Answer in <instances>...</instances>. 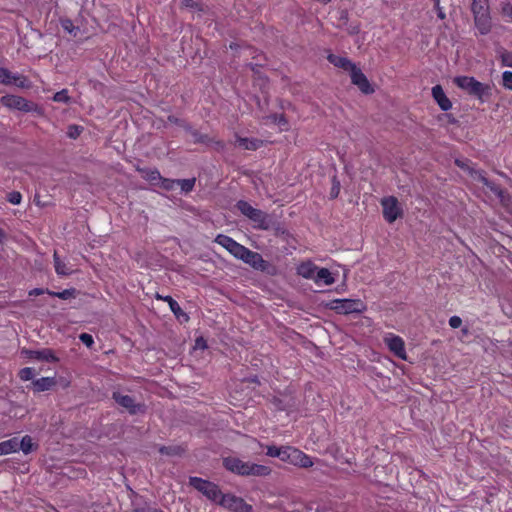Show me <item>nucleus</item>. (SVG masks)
<instances>
[{
  "instance_id": "55",
  "label": "nucleus",
  "mask_w": 512,
  "mask_h": 512,
  "mask_svg": "<svg viewBox=\"0 0 512 512\" xmlns=\"http://www.w3.org/2000/svg\"><path fill=\"white\" fill-rule=\"evenodd\" d=\"M44 293H47L46 289L34 288V289L29 291V296H39V295H42Z\"/></svg>"
},
{
  "instance_id": "2",
  "label": "nucleus",
  "mask_w": 512,
  "mask_h": 512,
  "mask_svg": "<svg viewBox=\"0 0 512 512\" xmlns=\"http://www.w3.org/2000/svg\"><path fill=\"white\" fill-rule=\"evenodd\" d=\"M453 82L459 89L474 97L480 103L487 102L492 96V85L482 83L472 76H456Z\"/></svg>"
},
{
  "instance_id": "35",
  "label": "nucleus",
  "mask_w": 512,
  "mask_h": 512,
  "mask_svg": "<svg viewBox=\"0 0 512 512\" xmlns=\"http://www.w3.org/2000/svg\"><path fill=\"white\" fill-rule=\"evenodd\" d=\"M248 248L243 246L240 243H236L235 246L230 249V254L233 255L235 258L243 260L245 255H248Z\"/></svg>"
},
{
  "instance_id": "49",
  "label": "nucleus",
  "mask_w": 512,
  "mask_h": 512,
  "mask_svg": "<svg viewBox=\"0 0 512 512\" xmlns=\"http://www.w3.org/2000/svg\"><path fill=\"white\" fill-rule=\"evenodd\" d=\"M500 58L503 66L512 67V52L505 50L501 53Z\"/></svg>"
},
{
  "instance_id": "59",
  "label": "nucleus",
  "mask_w": 512,
  "mask_h": 512,
  "mask_svg": "<svg viewBox=\"0 0 512 512\" xmlns=\"http://www.w3.org/2000/svg\"><path fill=\"white\" fill-rule=\"evenodd\" d=\"M438 16H439L440 18H444V17H445V14H444L442 11H439Z\"/></svg>"
},
{
  "instance_id": "18",
  "label": "nucleus",
  "mask_w": 512,
  "mask_h": 512,
  "mask_svg": "<svg viewBox=\"0 0 512 512\" xmlns=\"http://www.w3.org/2000/svg\"><path fill=\"white\" fill-rule=\"evenodd\" d=\"M155 297L158 300H162V301L166 302L168 304L170 310L172 311V313L177 318H180L181 316H183V317H185L186 320H188V318H189L188 315L183 312V310L181 309V307L178 304V302L176 300H174L172 298V296H170V295L162 296V295L157 293Z\"/></svg>"
},
{
  "instance_id": "54",
  "label": "nucleus",
  "mask_w": 512,
  "mask_h": 512,
  "mask_svg": "<svg viewBox=\"0 0 512 512\" xmlns=\"http://www.w3.org/2000/svg\"><path fill=\"white\" fill-rule=\"evenodd\" d=\"M339 191H340V184H339V182H335L331 189V192H330L331 197L336 198L339 194Z\"/></svg>"
},
{
  "instance_id": "23",
  "label": "nucleus",
  "mask_w": 512,
  "mask_h": 512,
  "mask_svg": "<svg viewBox=\"0 0 512 512\" xmlns=\"http://www.w3.org/2000/svg\"><path fill=\"white\" fill-rule=\"evenodd\" d=\"M137 171L142 174V177L145 180L154 185H158L160 179H162V176L157 169L138 168Z\"/></svg>"
},
{
  "instance_id": "22",
  "label": "nucleus",
  "mask_w": 512,
  "mask_h": 512,
  "mask_svg": "<svg viewBox=\"0 0 512 512\" xmlns=\"http://www.w3.org/2000/svg\"><path fill=\"white\" fill-rule=\"evenodd\" d=\"M249 219L257 223V226L261 229L266 230L269 228L268 215L260 209H255Z\"/></svg>"
},
{
  "instance_id": "60",
  "label": "nucleus",
  "mask_w": 512,
  "mask_h": 512,
  "mask_svg": "<svg viewBox=\"0 0 512 512\" xmlns=\"http://www.w3.org/2000/svg\"><path fill=\"white\" fill-rule=\"evenodd\" d=\"M449 122L450 123H456V120H455V118L452 117V118H449Z\"/></svg>"
},
{
  "instance_id": "12",
  "label": "nucleus",
  "mask_w": 512,
  "mask_h": 512,
  "mask_svg": "<svg viewBox=\"0 0 512 512\" xmlns=\"http://www.w3.org/2000/svg\"><path fill=\"white\" fill-rule=\"evenodd\" d=\"M24 353L29 359L37 360V361H45L50 363H55L59 361V358L55 355L52 349L44 348L41 350H23Z\"/></svg>"
},
{
  "instance_id": "40",
  "label": "nucleus",
  "mask_w": 512,
  "mask_h": 512,
  "mask_svg": "<svg viewBox=\"0 0 512 512\" xmlns=\"http://www.w3.org/2000/svg\"><path fill=\"white\" fill-rule=\"evenodd\" d=\"M12 83L19 88H30V82L27 77L23 75H13Z\"/></svg>"
},
{
  "instance_id": "58",
  "label": "nucleus",
  "mask_w": 512,
  "mask_h": 512,
  "mask_svg": "<svg viewBox=\"0 0 512 512\" xmlns=\"http://www.w3.org/2000/svg\"><path fill=\"white\" fill-rule=\"evenodd\" d=\"M456 165L459 166V167H463V164L460 160H456L455 161Z\"/></svg>"
},
{
  "instance_id": "16",
  "label": "nucleus",
  "mask_w": 512,
  "mask_h": 512,
  "mask_svg": "<svg viewBox=\"0 0 512 512\" xmlns=\"http://www.w3.org/2000/svg\"><path fill=\"white\" fill-rule=\"evenodd\" d=\"M327 60L333 64L335 67L343 69L350 73L352 69L356 66L351 60L347 57L335 55L333 53H329L327 56Z\"/></svg>"
},
{
  "instance_id": "4",
  "label": "nucleus",
  "mask_w": 512,
  "mask_h": 512,
  "mask_svg": "<svg viewBox=\"0 0 512 512\" xmlns=\"http://www.w3.org/2000/svg\"><path fill=\"white\" fill-rule=\"evenodd\" d=\"M478 1L479 0H473L471 8L474 15L475 27L479 34L487 35L492 28L491 17L489 15L488 7L478 5Z\"/></svg>"
},
{
  "instance_id": "41",
  "label": "nucleus",
  "mask_w": 512,
  "mask_h": 512,
  "mask_svg": "<svg viewBox=\"0 0 512 512\" xmlns=\"http://www.w3.org/2000/svg\"><path fill=\"white\" fill-rule=\"evenodd\" d=\"M270 118L275 124L279 125L283 130L288 129V121L284 114H273L270 116Z\"/></svg>"
},
{
  "instance_id": "17",
  "label": "nucleus",
  "mask_w": 512,
  "mask_h": 512,
  "mask_svg": "<svg viewBox=\"0 0 512 512\" xmlns=\"http://www.w3.org/2000/svg\"><path fill=\"white\" fill-rule=\"evenodd\" d=\"M56 383L55 377H42L33 380L31 386L34 392H44L51 390Z\"/></svg>"
},
{
  "instance_id": "37",
  "label": "nucleus",
  "mask_w": 512,
  "mask_h": 512,
  "mask_svg": "<svg viewBox=\"0 0 512 512\" xmlns=\"http://www.w3.org/2000/svg\"><path fill=\"white\" fill-rule=\"evenodd\" d=\"M159 452L163 455L175 456L180 455L183 449L180 446H160Z\"/></svg>"
},
{
  "instance_id": "45",
  "label": "nucleus",
  "mask_w": 512,
  "mask_h": 512,
  "mask_svg": "<svg viewBox=\"0 0 512 512\" xmlns=\"http://www.w3.org/2000/svg\"><path fill=\"white\" fill-rule=\"evenodd\" d=\"M181 3L185 8L204 11L203 5L195 0H182Z\"/></svg>"
},
{
  "instance_id": "14",
  "label": "nucleus",
  "mask_w": 512,
  "mask_h": 512,
  "mask_svg": "<svg viewBox=\"0 0 512 512\" xmlns=\"http://www.w3.org/2000/svg\"><path fill=\"white\" fill-rule=\"evenodd\" d=\"M248 255H245L242 260L244 263L250 265L255 270L265 271L268 267V262L263 259L262 255L248 249Z\"/></svg>"
},
{
  "instance_id": "36",
  "label": "nucleus",
  "mask_w": 512,
  "mask_h": 512,
  "mask_svg": "<svg viewBox=\"0 0 512 512\" xmlns=\"http://www.w3.org/2000/svg\"><path fill=\"white\" fill-rule=\"evenodd\" d=\"M196 179H177V186H180L181 190L185 193H189L195 186Z\"/></svg>"
},
{
  "instance_id": "42",
  "label": "nucleus",
  "mask_w": 512,
  "mask_h": 512,
  "mask_svg": "<svg viewBox=\"0 0 512 512\" xmlns=\"http://www.w3.org/2000/svg\"><path fill=\"white\" fill-rule=\"evenodd\" d=\"M35 375V371L33 368L31 367H25V368H22L19 373H18V376L19 378L22 380V381H29V380H32L33 377Z\"/></svg>"
},
{
  "instance_id": "50",
  "label": "nucleus",
  "mask_w": 512,
  "mask_h": 512,
  "mask_svg": "<svg viewBox=\"0 0 512 512\" xmlns=\"http://www.w3.org/2000/svg\"><path fill=\"white\" fill-rule=\"evenodd\" d=\"M79 339L88 348L92 347V345L94 344V339H93L92 335H90L88 333H81L79 335Z\"/></svg>"
},
{
  "instance_id": "29",
  "label": "nucleus",
  "mask_w": 512,
  "mask_h": 512,
  "mask_svg": "<svg viewBox=\"0 0 512 512\" xmlns=\"http://www.w3.org/2000/svg\"><path fill=\"white\" fill-rule=\"evenodd\" d=\"M214 242L225 248L229 253L230 249H232L237 243L233 238L224 234H218L215 237Z\"/></svg>"
},
{
  "instance_id": "28",
  "label": "nucleus",
  "mask_w": 512,
  "mask_h": 512,
  "mask_svg": "<svg viewBox=\"0 0 512 512\" xmlns=\"http://www.w3.org/2000/svg\"><path fill=\"white\" fill-rule=\"evenodd\" d=\"M214 242L225 248L229 253L230 249H232L237 243L233 238L224 234H218L215 237Z\"/></svg>"
},
{
  "instance_id": "27",
  "label": "nucleus",
  "mask_w": 512,
  "mask_h": 512,
  "mask_svg": "<svg viewBox=\"0 0 512 512\" xmlns=\"http://www.w3.org/2000/svg\"><path fill=\"white\" fill-rule=\"evenodd\" d=\"M317 274L315 277V282L320 283L323 282L325 285H332L335 282L332 273L327 268H317Z\"/></svg>"
},
{
  "instance_id": "20",
  "label": "nucleus",
  "mask_w": 512,
  "mask_h": 512,
  "mask_svg": "<svg viewBox=\"0 0 512 512\" xmlns=\"http://www.w3.org/2000/svg\"><path fill=\"white\" fill-rule=\"evenodd\" d=\"M297 274L305 279H312L315 276L317 266L311 261H305L297 266Z\"/></svg>"
},
{
  "instance_id": "31",
  "label": "nucleus",
  "mask_w": 512,
  "mask_h": 512,
  "mask_svg": "<svg viewBox=\"0 0 512 512\" xmlns=\"http://www.w3.org/2000/svg\"><path fill=\"white\" fill-rule=\"evenodd\" d=\"M193 138H194V143H201V144H210V143H213L214 140L212 138H210L207 134H203L197 130H193L191 132ZM216 144L220 145L221 147L224 146L223 142L222 141H215Z\"/></svg>"
},
{
  "instance_id": "7",
  "label": "nucleus",
  "mask_w": 512,
  "mask_h": 512,
  "mask_svg": "<svg viewBox=\"0 0 512 512\" xmlns=\"http://www.w3.org/2000/svg\"><path fill=\"white\" fill-rule=\"evenodd\" d=\"M218 505L231 512H253L252 505L248 504L243 498L234 494H223L218 501Z\"/></svg>"
},
{
  "instance_id": "56",
  "label": "nucleus",
  "mask_w": 512,
  "mask_h": 512,
  "mask_svg": "<svg viewBox=\"0 0 512 512\" xmlns=\"http://www.w3.org/2000/svg\"><path fill=\"white\" fill-rule=\"evenodd\" d=\"M168 120L171 122V123H178V118H176L175 116H169L168 117Z\"/></svg>"
},
{
  "instance_id": "33",
  "label": "nucleus",
  "mask_w": 512,
  "mask_h": 512,
  "mask_svg": "<svg viewBox=\"0 0 512 512\" xmlns=\"http://www.w3.org/2000/svg\"><path fill=\"white\" fill-rule=\"evenodd\" d=\"M61 27L64 31L76 37L80 31L78 26H75L73 21L69 18L60 19Z\"/></svg>"
},
{
  "instance_id": "47",
  "label": "nucleus",
  "mask_w": 512,
  "mask_h": 512,
  "mask_svg": "<svg viewBox=\"0 0 512 512\" xmlns=\"http://www.w3.org/2000/svg\"><path fill=\"white\" fill-rule=\"evenodd\" d=\"M83 131V128L81 126H77V125H70L68 127V132H67V135L72 138V139H76L77 137L80 136V134L82 133Z\"/></svg>"
},
{
  "instance_id": "10",
  "label": "nucleus",
  "mask_w": 512,
  "mask_h": 512,
  "mask_svg": "<svg viewBox=\"0 0 512 512\" xmlns=\"http://www.w3.org/2000/svg\"><path fill=\"white\" fill-rule=\"evenodd\" d=\"M223 466L226 470L234 474L248 476L250 462H245L237 457L229 456L223 459Z\"/></svg>"
},
{
  "instance_id": "8",
  "label": "nucleus",
  "mask_w": 512,
  "mask_h": 512,
  "mask_svg": "<svg viewBox=\"0 0 512 512\" xmlns=\"http://www.w3.org/2000/svg\"><path fill=\"white\" fill-rule=\"evenodd\" d=\"M0 102L3 106L22 112H31L34 110L35 105L26 100L22 96L17 95H5L2 96Z\"/></svg>"
},
{
  "instance_id": "52",
  "label": "nucleus",
  "mask_w": 512,
  "mask_h": 512,
  "mask_svg": "<svg viewBox=\"0 0 512 512\" xmlns=\"http://www.w3.org/2000/svg\"><path fill=\"white\" fill-rule=\"evenodd\" d=\"M133 512H163V511L160 510V509L151 507L149 505H145V506H142V507L135 508L133 510Z\"/></svg>"
},
{
  "instance_id": "15",
  "label": "nucleus",
  "mask_w": 512,
  "mask_h": 512,
  "mask_svg": "<svg viewBox=\"0 0 512 512\" xmlns=\"http://www.w3.org/2000/svg\"><path fill=\"white\" fill-rule=\"evenodd\" d=\"M432 97L438 104L441 110L448 111L452 108V102L445 94L441 85H435L432 87Z\"/></svg>"
},
{
  "instance_id": "57",
  "label": "nucleus",
  "mask_w": 512,
  "mask_h": 512,
  "mask_svg": "<svg viewBox=\"0 0 512 512\" xmlns=\"http://www.w3.org/2000/svg\"><path fill=\"white\" fill-rule=\"evenodd\" d=\"M5 238V233L4 231L0 228V243L3 241V239Z\"/></svg>"
},
{
  "instance_id": "43",
  "label": "nucleus",
  "mask_w": 512,
  "mask_h": 512,
  "mask_svg": "<svg viewBox=\"0 0 512 512\" xmlns=\"http://www.w3.org/2000/svg\"><path fill=\"white\" fill-rule=\"evenodd\" d=\"M53 101L58 103H68L70 101V97L68 95L67 89L56 92L53 96Z\"/></svg>"
},
{
  "instance_id": "30",
  "label": "nucleus",
  "mask_w": 512,
  "mask_h": 512,
  "mask_svg": "<svg viewBox=\"0 0 512 512\" xmlns=\"http://www.w3.org/2000/svg\"><path fill=\"white\" fill-rule=\"evenodd\" d=\"M214 242L225 248L229 253L230 249H232L237 243L233 238L224 234H218L215 237Z\"/></svg>"
},
{
  "instance_id": "39",
  "label": "nucleus",
  "mask_w": 512,
  "mask_h": 512,
  "mask_svg": "<svg viewBox=\"0 0 512 512\" xmlns=\"http://www.w3.org/2000/svg\"><path fill=\"white\" fill-rule=\"evenodd\" d=\"M13 74L4 67H0V84L10 85L12 84Z\"/></svg>"
},
{
  "instance_id": "11",
  "label": "nucleus",
  "mask_w": 512,
  "mask_h": 512,
  "mask_svg": "<svg viewBox=\"0 0 512 512\" xmlns=\"http://www.w3.org/2000/svg\"><path fill=\"white\" fill-rule=\"evenodd\" d=\"M351 82L356 85L363 93L371 94L374 89L371 87L367 77L357 66L350 71Z\"/></svg>"
},
{
  "instance_id": "6",
  "label": "nucleus",
  "mask_w": 512,
  "mask_h": 512,
  "mask_svg": "<svg viewBox=\"0 0 512 512\" xmlns=\"http://www.w3.org/2000/svg\"><path fill=\"white\" fill-rule=\"evenodd\" d=\"M380 204L382 206L383 218L388 223L391 224L403 216V209L395 196L383 197Z\"/></svg>"
},
{
  "instance_id": "32",
  "label": "nucleus",
  "mask_w": 512,
  "mask_h": 512,
  "mask_svg": "<svg viewBox=\"0 0 512 512\" xmlns=\"http://www.w3.org/2000/svg\"><path fill=\"white\" fill-rule=\"evenodd\" d=\"M46 292L48 295L52 296V297H57L59 299H62V300H68L70 298H74L76 296V289L75 288H69V289H65L61 292H54V291H51L49 289H46Z\"/></svg>"
},
{
  "instance_id": "38",
  "label": "nucleus",
  "mask_w": 512,
  "mask_h": 512,
  "mask_svg": "<svg viewBox=\"0 0 512 512\" xmlns=\"http://www.w3.org/2000/svg\"><path fill=\"white\" fill-rule=\"evenodd\" d=\"M158 185L166 191H172L177 186V179H169V178L162 177V179H160Z\"/></svg>"
},
{
  "instance_id": "9",
  "label": "nucleus",
  "mask_w": 512,
  "mask_h": 512,
  "mask_svg": "<svg viewBox=\"0 0 512 512\" xmlns=\"http://www.w3.org/2000/svg\"><path fill=\"white\" fill-rule=\"evenodd\" d=\"M383 341L390 352H392L396 357L401 360H407V353L405 350V342L404 340L393 333H387Z\"/></svg>"
},
{
  "instance_id": "44",
  "label": "nucleus",
  "mask_w": 512,
  "mask_h": 512,
  "mask_svg": "<svg viewBox=\"0 0 512 512\" xmlns=\"http://www.w3.org/2000/svg\"><path fill=\"white\" fill-rule=\"evenodd\" d=\"M502 86L505 89L512 90V71H504L502 73Z\"/></svg>"
},
{
  "instance_id": "5",
  "label": "nucleus",
  "mask_w": 512,
  "mask_h": 512,
  "mask_svg": "<svg viewBox=\"0 0 512 512\" xmlns=\"http://www.w3.org/2000/svg\"><path fill=\"white\" fill-rule=\"evenodd\" d=\"M366 308L361 299H335L331 302V309L339 314L362 313Z\"/></svg>"
},
{
  "instance_id": "46",
  "label": "nucleus",
  "mask_w": 512,
  "mask_h": 512,
  "mask_svg": "<svg viewBox=\"0 0 512 512\" xmlns=\"http://www.w3.org/2000/svg\"><path fill=\"white\" fill-rule=\"evenodd\" d=\"M7 201L13 205H19L22 201V194L18 191H12L8 193Z\"/></svg>"
},
{
  "instance_id": "1",
  "label": "nucleus",
  "mask_w": 512,
  "mask_h": 512,
  "mask_svg": "<svg viewBox=\"0 0 512 512\" xmlns=\"http://www.w3.org/2000/svg\"><path fill=\"white\" fill-rule=\"evenodd\" d=\"M266 455L273 458H279L282 462L299 468H310L314 465L310 455L302 450L290 445H268L266 446Z\"/></svg>"
},
{
  "instance_id": "25",
  "label": "nucleus",
  "mask_w": 512,
  "mask_h": 512,
  "mask_svg": "<svg viewBox=\"0 0 512 512\" xmlns=\"http://www.w3.org/2000/svg\"><path fill=\"white\" fill-rule=\"evenodd\" d=\"M53 259H54L55 271L58 275L69 276L72 274V272H73L72 269L65 262H63L60 259L57 252H54Z\"/></svg>"
},
{
  "instance_id": "3",
  "label": "nucleus",
  "mask_w": 512,
  "mask_h": 512,
  "mask_svg": "<svg viewBox=\"0 0 512 512\" xmlns=\"http://www.w3.org/2000/svg\"><path fill=\"white\" fill-rule=\"evenodd\" d=\"M189 484L194 489L202 493L207 499L218 504V501L223 496L219 486L211 481L202 479L200 477H190Z\"/></svg>"
},
{
  "instance_id": "13",
  "label": "nucleus",
  "mask_w": 512,
  "mask_h": 512,
  "mask_svg": "<svg viewBox=\"0 0 512 512\" xmlns=\"http://www.w3.org/2000/svg\"><path fill=\"white\" fill-rule=\"evenodd\" d=\"M112 398L118 405L125 408L132 415L136 414L140 410L141 405L136 404L134 398L129 395H124L120 392H113Z\"/></svg>"
},
{
  "instance_id": "48",
  "label": "nucleus",
  "mask_w": 512,
  "mask_h": 512,
  "mask_svg": "<svg viewBox=\"0 0 512 512\" xmlns=\"http://www.w3.org/2000/svg\"><path fill=\"white\" fill-rule=\"evenodd\" d=\"M501 13L504 17H506L509 21L512 22V4L509 2L503 3L501 5Z\"/></svg>"
},
{
  "instance_id": "34",
  "label": "nucleus",
  "mask_w": 512,
  "mask_h": 512,
  "mask_svg": "<svg viewBox=\"0 0 512 512\" xmlns=\"http://www.w3.org/2000/svg\"><path fill=\"white\" fill-rule=\"evenodd\" d=\"M237 209L248 219L256 208L252 207L247 201L239 200L236 204Z\"/></svg>"
},
{
  "instance_id": "51",
  "label": "nucleus",
  "mask_w": 512,
  "mask_h": 512,
  "mask_svg": "<svg viewBox=\"0 0 512 512\" xmlns=\"http://www.w3.org/2000/svg\"><path fill=\"white\" fill-rule=\"evenodd\" d=\"M449 325L453 329H457L462 325V319L459 316H452L449 319Z\"/></svg>"
},
{
  "instance_id": "53",
  "label": "nucleus",
  "mask_w": 512,
  "mask_h": 512,
  "mask_svg": "<svg viewBox=\"0 0 512 512\" xmlns=\"http://www.w3.org/2000/svg\"><path fill=\"white\" fill-rule=\"evenodd\" d=\"M195 345L197 348H201V349L207 348V342L203 337H198L195 341Z\"/></svg>"
},
{
  "instance_id": "19",
  "label": "nucleus",
  "mask_w": 512,
  "mask_h": 512,
  "mask_svg": "<svg viewBox=\"0 0 512 512\" xmlns=\"http://www.w3.org/2000/svg\"><path fill=\"white\" fill-rule=\"evenodd\" d=\"M236 142L238 146L242 147L245 150L255 151L259 149L263 145V141L257 138H247L237 136Z\"/></svg>"
},
{
  "instance_id": "21",
  "label": "nucleus",
  "mask_w": 512,
  "mask_h": 512,
  "mask_svg": "<svg viewBox=\"0 0 512 512\" xmlns=\"http://www.w3.org/2000/svg\"><path fill=\"white\" fill-rule=\"evenodd\" d=\"M19 451V440L16 437L0 442V456Z\"/></svg>"
},
{
  "instance_id": "24",
  "label": "nucleus",
  "mask_w": 512,
  "mask_h": 512,
  "mask_svg": "<svg viewBox=\"0 0 512 512\" xmlns=\"http://www.w3.org/2000/svg\"><path fill=\"white\" fill-rule=\"evenodd\" d=\"M271 472H272V469L269 466L262 465V464H256V463H250L248 476L265 477V476H269L271 474Z\"/></svg>"
},
{
  "instance_id": "26",
  "label": "nucleus",
  "mask_w": 512,
  "mask_h": 512,
  "mask_svg": "<svg viewBox=\"0 0 512 512\" xmlns=\"http://www.w3.org/2000/svg\"><path fill=\"white\" fill-rule=\"evenodd\" d=\"M38 449V444L35 443L31 436L25 435L19 441V450H21L25 455L35 451Z\"/></svg>"
}]
</instances>
